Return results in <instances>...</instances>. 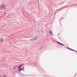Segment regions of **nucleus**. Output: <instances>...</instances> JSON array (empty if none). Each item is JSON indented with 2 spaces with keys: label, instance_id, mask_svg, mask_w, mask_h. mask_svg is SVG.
Masks as SVG:
<instances>
[{
  "label": "nucleus",
  "instance_id": "10",
  "mask_svg": "<svg viewBox=\"0 0 77 77\" xmlns=\"http://www.w3.org/2000/svg\"><path fill=\"white\" fill-rule=\"evenodd\" d=\"M24 68V67H23L22 68V69H23V68Z\"/></svg>",
  "mask_w": 77,
  "mask_h": 77
},
{
  "label": "nucleus",
  "instance_id": "7",
  "mask_svg": "<svg viewBox=\"0 0 77 77\" xmlns=\"http://www.w3.org/2000/svg\"><path fill=\"white\" fill-rule=\"evenodd\" d=\"M13 69H16V66H14L13 68Z\"/></svg>",
  "mask_w": 77,
  "mask_h": 77
},
{
  "label": "nucleus",
  "instance_id": "1",
  "mask_svg": "<svg viewBox=\"0 0 77 77\" xmlns=\"http://www.w3.org/2000/svg\"><path fill=\"white\" fill-rule=\"evenodd\" d=\"M23 65H24L20 64L18 66V70L19 72H21V71H22L23 70L24 71V69H21V67Z\"/></svg>",
  "mask_w": 77,
  "mask_h": 77
},
{
  "label": "nucleus",
  "instance_id": "9",
  "mask_svg": "<svg viewBox=\"0 0 77 77\" xmlns=\"http://www.w3.org/2000/svg\"><path fill=\"white\" fill-rule=\"evenodd\" d=\"M69 49H70V50H72V51H74V50L73 49H70V48H69Z\"/></svg>",
  "mask_w": 77,
  "mask_h": 77
},
{
  "label": "nucleus",
  "instance_id": "4",
  "mask_svg": "<svg viewBox=\"0 0 77 77\" xmlns=\"http://www.w3.org/2000/svg\"><path fill=\"white\" fill-rule=\"evenodd\" d=\"M49 32V33L51 35H52V36L53 35V32H52V31L51 30H50Z\"/></svg>",
  "mask_w": 77,
  "mask_h": 77
},
{
  "label": "nucleus",
  "instance_id": "8",
  "mask_svg": "<svg viewBox=\"0 0 77 77\" xmlns=\"http://www.w3.org/2000/svg\"><path fill=\"white\" fill-rule=\"evenodd\" d=\"M3 77H6V75H3Z\"/></svg>",
  "mask_w": 77,
  "mask_h": 77
},
{
  "label": "nucleus",
  "instance_id": "11",
  "mask_svg": "<svg viewBox=\"0 0 77 77\" xmlns=\"http://www.w3.org/2000/svg\"><path fill=\"white\" fill-rule=\"evenodd\" d=\"M18 67V66H16V68Z\"/></svg>",
  "mask_w": 77,
  "mask_h": 77
},
{
  "label": "nucleus",
  "instance_id": "5",
  "mask_svg": "<svg viewBox=\"0 0 77 77\" xmlns=\"http://www.w3.org/2000/svg\"><path fill=\"white\" fill-rule=\"evenodd\" d=\"M58 44H60V45H62V46H65V45H64L62 44V43H61L59 42H58Z\"/></svg>",
  "mask_w": 77,
  "mask_h": 77
},
{
  "label": "nucleus",
  "instance_id": "2",
  "mask_svg": "<svg viewBox=\"0 0 77 77\" xmlns=\"http://www.w3.org/2000/svg\"><path fill=\"white\" fill-rule=\"evenodd\" d=\"M38 38V36H36L32 38L30 40L31 41H35V40H36V39H37Z\"/></svg>",
  "mask_w": 77,
  "mask_h": 77
},
{
  "label": "nucleus",
  "instance_id": "6",
  "mask_svg": "<svg viewBox=\"0 0 77 77\" xmlns=\"http://www.w3.org/2000/svg\"><path fill=\"white\" fill-rule=\"evenodd\" d=\"M1 42H3V38H1Z\"/></svg>",
  "mask_w": 77,
  "mask_h": 77
},
{
  "label": "nucleus",
  "instance_id": "3",
  "mask_svg": "<svg viewBox=\"0 0 77 77\" xmlns=\"http://www.w3.org/2000/svg\"><path fill=\"white\" fill-rule=\"evenodd\" d=\"M6 6L4 4H2L1 5L0 8H3L4 9H5V8H6Z\"/></svg>",
  "mask_w": 77,
  "mask_h": 77
}]
</instances>
